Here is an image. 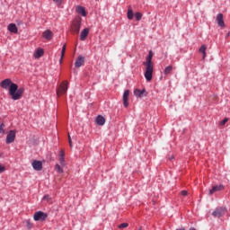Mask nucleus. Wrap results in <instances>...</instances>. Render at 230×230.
Here are the masks:
<instances>
[{"label": "nucleus", "instance_id": "f257e3e1", "mask_svg": "<svg viewBox=\"0 0 230 230\" xmlns=\"http://www.w3.org/2000/svg\"><path fill=\"white\" fill-rule=\"evenodd\" d=\"M0 87L5 90L9 89V94L12 100L14 101L21 100V98H22V94H24V87L19 88V85H17L15 83H13L12 79L10 78L3 80L0 83Z\"/></svg>", "mask_w": 230, "mask_h": 230}, {"label": "nucleus", "instance_id": "f03ea898", "mask_svg": "<svg viewBox=\"0 0 230 230\" xmlns=\"http://www.w3.org/2000/svg\"><path fill=\"white\" fill-rule=\"evenodd\" d=\"M69 83L67 81H63L57 89V95L62 96L67 93Z\"/></svg>", "mask_w": 230, "mask_h": 230}, {"label": "nucleus", "instance_id": "7ed1b4c3", "mask_svg": "<svg viewBox=\"0 0 230 230\" xmlns=\"http://www.w3.org/2000/svg\"><path fill=\"white\" fill-rule=\"evenodd\" d=\"M81 26H82V21L80 19L75 20L71 26L72 33L78 35V33H80Z\"/></svg>", "mask_w": 230, "mask_h": 230}, {"label": "nucleus", "instance_id": "20e7f679", "mask_svg": "<svg viewBox=\"0 0 230 230\" xmlns=\"http://www.w3.org/2000/svg\"><path fill=\"white\" fill-rule=\"evenodd\" d=\"M145 78L147 82L152 81V75H154V65H146Z\"/></svg>", "mask_w": 230, "mask_h": 230}, {"label": "nucleus", "instance_id": "39448f33", "mask_svg": "<svg viewBox=\"0 0 230 230\" xmlns=\"http://www.w3.org/2000/svg\"><path fill=\"white\" fill-rule=\"evenodd\" d=\"M33 218L35 222H44L48 218V214L42 211H38L34 214Z\"/></svg>", "mask_w": 230, "mask_h": 230}, {"label": "nucleus", "instance_id": "423d86ee", "mask_svg": "<svg viewBox=\"0 0 230 230\" xmlns=\"http://www.w3.org/2000/svg\"><path fill=\"white\" fill-rule=\"evenodd\" d=\"M226 208L224 207L217 208L212 213V217H215V218H220V217H224V215H226Z\"/></svg>", "mask_w": 230, "mask_h": 230}, {"label": "nucleus", "instance_id": "0eeeda50", "mask_svg": "<svg viewBox=\"0 0 230 230\" xmlns=\"http://www.w3.org/2000/svg\"><path fill=\"white\" fill-rule=\"evenodd\" d=\"M5 141L7 145H10V143H13L15 141V132L13 130L9 131Z\"/></svg>", "mask_w": 230, "mask_h": 230}, {"label": "nucleus", "instance_id": "6e6552de", "mask_svg": "<svg viewBox=\"0 0 230 230\" xmlns=\"http://www.w3.org/2000/svg\"><path fill=\"white\" fill-rule=\"evenodd\" d=\"M33 170H36V172H40L42 170V162L34 160L31 164Z\"/></svg>", "mask_w": 230, "mask_h": 230}, {"label": "nucleus", "instance_id": "1a4fd4ad", "mask_svg": "<svg viewBox=\"0 0 230 230\" xmlns=\"http://www.w3.org/2000/svg\"><path fill=\"white\" fill-rule=\"evenodd\" d=\"M146 90L143 89V90H139V89H136L134 91V95L137 98H143V96H146Z\"/></svg>", "mask_w": 230, "mask_h": 230}, {"label": "nucleus", "instance_id": "9d476101", "mask_svg": "<svg viewBox=\"0 0 230 230\" xmlns=\"http://www.w3.org/2000/svg\"><path fill=\"white\" fill-rule=\"evenodd\" d=\"M217 22L218 26H220L221 28L226 27V23L224 22V14H222V13L217 14Z\"/></svg>", "mask_w": 230, "mask_h": 230}, {"label": "nucleus", "instance_id": "9b49d317", "mask_svg": "<svg viewBox=\"0 0 230 230\" xmlns=\"http://www.w3.org/2000/svg\"><path fill=\"white\" fill-rule=\"evenodd\" d=\"M224 190V185H215L212 187V189L209 190V195H213V193H217V191H222Z\"/></svg>", "mask_w": 230, "mask_h": 230}, {"label": "nucleus", "instance_id": "f8f14e48", "mask_svg": "<svg viewBox=\"0 0 230 230\" xmlns=\"http://www.w3.org/2000/svg\"><path fill=\"white\" fill-rule=\"evenodd\" d=\"M130 94V92L128 90H126L123 93V105L124 107H128V96Z\"/></svg>", "mask_w": 230, "mask_h": 230}, {"label": "nucleus", "instance_id": "ddd939ff", "mask_svg": "<svg viewBox=\"0 0 230 230\" xmlns=\"http://www.w3.org/2000/svg\"><path fill=\"white\" fill-rule=\"evenodd\" d=\"M42 37L47 40H51V39H53V31H51L50 30H47L42 33Z\"/></svg>", "mask_w": 230, "mask_h": 230}, {"label": "nucleus", "instance_id": "4468645a", "mask_svg": "<svg viewBox=\"0 0 230 230\" xmlns=\"http://www.w3.org/2000/svg\"><path fill=\"white\" fill-rule=\"evenodd\" d=\"M85 58L82 56L78 57L75 60V67H82V66L84 64Z\"/></svg>", "mask_w": 230, "mask_h": 230}, {"label": "nucleus", "instance_id": "2eb2a0df", "mask_svg": "<svg viewBox=\"0 0 230 230\" xmlns=\"http://www.w3.org/2000/svg\"><path fill=\"white\" fill-rule=\"evenodd\" d=\"M89 35V29L85 28L81 31L80 40H85Z\"/></svg>", "mask_w": 230, "mask_h": 230}, {"label": "nucleus", "instance_id": "dca6fc26", "mask_svg": "<svg viewBox=\"0 0 230 230\" xmlns=\"http://www.w3.org/2000/svg\"><path fill=\"white\" fill-rule=\"evenodd\" d=\"M7 29L11 33H18L17 25H15V23H10Z\"/></svg>", "mask_w": 230, "mask_h": 230}, {"label": "nucleus", "instance_id": "f3484780", "mask_svg": "<svg viewBox=\"0 0 230 230\" xmlns=\"http://www.w3.org/2000/svg\"><path fill=\"white\" fill-rule=\"evenodd\" d=\"M154 57V54L152 53V51H149V55L146 58V62L144 63L146 66H153L152 65V58Z\"/></svg>", "mask_w": 230, "mask_h": 230}, {"label": "nucleus", "instance_id": "a211bd4d", "mask_svg": "<svg viewBox=\"0 0 230 230\" xmlns=\"http://www.w3.org/2000/svg\"><path fill=\"white\" fill-rule=\"evenodd\" d=\"M96 123L97 125H100V126L105 125V118L101 115L97 116Z\"/></svg>", "mask_w": 230, "mask_h": 230}, {"label": "nucleus", "instance_id": "6ab92c4d", "mask_svg": "<svg viewBox=\"0 0 230 230\" xmlns=\"http://www.w3.org/2000/svg\"><path fill=\"white\" fill-rule=\"evenodd\" d=\"M42 55H44V49H38L34 52V58H40V57H42Z\"/></svg>", "mask_w": 230, "mask_h": 230}, {"label": "nucleus", "instance_id": "aec40b11", "mask_svg": "<svg viewBox=\"0 0 230 230\" xmlns=\"http://www.w3.org/2000/svg\"><path fill=\"white\" fill-rule=\"evenodd\" d=\"M173 71V66H168L164 70V75H171V73Z\"/></svg>", "mask_w": 230, "mask_h": 230}, {"label": "nucleus", "instance_id": "412c9836", "mask_svg": "<svg viewBox=\"0 0 230 230\" xmlns=\"http://www.w3.org/2000/svg\"><path fill=\"white\" fill-rule=\"evenodd\" d=\"M77 13H81L83 17H85V15H87V13H85V8H84L83 6H77Z\"/></svg>", "mask_w": 230, "mask_h": 230}, {"label": "nucleus", "instance_id": "4be33fe9", "mask_svg": "<svg viewBox=\"0 0 230 230\" xmlns=\"http://www.w3.org/2000/svg\"><path fill=\"white\" fill-rule=\"evenodd\" d=\"M128 19L129 21H132V19H134V11H132L131 7H128Z\"/></svg>", "mask_w": 230, "mask_h": 230}, {"label": "nucleus", "instance_id": "5701e85b", "mask_svg": "<svg viewBox=\"0 0 230 230\" xmlns=\"http://www.w3.org/2000/svg\"><path fill=\"white\" fill-rule=\"evenodd\" d=\"M206 49H208V48H206V45H202L199 49V53H202L203 55V60L206 58Z\"/></svg>", "mask_w": 230, "mask_h": 230}, {"label": "nucleus", "instance_id": "b1692460", "mask_svg": "<svg viewBox=\"0 0 230 230\" xmlns=\"http://www.w3.org/2000/svg\"><path fill=\"white\" fill-rule=\"evenodd\" d=\"M66 55V45H63L62 50H61V58L59 60L60 63H62V60H64V56Z\"/></svg>", "mask_w": 230, "mask_h": 230}, {"label": "nucleus", "instance_id": "393cba45", "mask_svg": "<svg viewBox=\"0 0 230 230\" xmlns=\"http://www.w3.org/2000/svg\"><path fill=\"white\" fill-rule=\"evenodd\" d=\"M55 170L56 172H58V173H64V169H62V167L59 164H56Z\"/></svg>", "mask_w": 230, "mask_h": 230}, {"label": "nucleus", "instance_id": "a878e982", "mask_svg": "<svg viewBox=\"0 0 230 230\" xmlns=\"http://www.w3.org/2000/svg\"><path fill=\"white\" fill-rule=\"evenodd\" d=\"M142 17H143V14L141 13H135L136 21H139L140 19H142Z\"/></svg>", "mask_w": 230, "mask_h": 230}, {"label": "nucleus", "instance_id": "bb28decb", "mask_svg": "<svg viewBox=\"0 0 230 230\" xmlns=\"http://www.w3.org/2000/svg\"><path fill=\"white\" fill-rule=\"evenodd\" d=\"M126 227H128V223H122L119 226V229H126Z\"/></svg>", "mask_w": 230, "mask_h": 230}, {"label": "nucleus", "instance_id": "cd10ccee", "mask_svg": "<svg viewBox=\"0 0 230 230\" xmlns=\"http://www.w3.org/2000/svg\"><path fill=\"white\" fill-rule=\"evenodd\" d=\"M59 158H66V152L64 151V149L60 150Z\"/></svg>", "mask_w": 230, "mask_h": 230}, {"label": "nucleus", "instance_id": "c85d7f7f", "mask_svg": "<svg viewBox=\"0 0 230 230\" xmlns=\"http://www.w3.org/2000/svg\"><path fill=\"white\" fill-rule=\"evenodd\" d=\"M0 134H5V131H4V123H2L0 125Z\"/></svg>", "mask_w": 230, "mask_h": 230}, {"label": "nucleus", "instance_id": "c756f323", "mask_svg": "<svg viewBox=\"0 0 230 230\" xmlns=\"http://www.w3.org/2000/svg\"><path fill=\"white\" fill-rule=\"evenodd\" d=\"M59 163L61 166H66V158H59Z\"/></svg>", "mask_w": 230, "mask_h": 230}, {"label": "nucleus", "instance_id": "7c9ffc66", "mask_svg": "<svg viewBox=\"0 0 230 230\" xmlns=\"http://www.w3.org/2000/svg\"><path fill=\"white\" fill-rule=\"evenodd\" d=\"M227 121H229V119L227 118H226L225 119H223L219 125H221V127H224V125H226V123H227Z\"/></svg>", "mask_w": 230, "mask_h": 230}, {"label": "nucleus", "instance_id": "2f4dec72", "mask_svg": "<svg viewBox=\"0 0 230 230\" xmlns=\"http://www.w3.org/2000/svg\"><path fill=\"white\" fill-rule=\"evenodd\" d=\"M68 143L71 148H73V141L71 140V135L68 134Z\"/></svg>", "mask_w": 230, "mask_h": 230}, {"label": "nucleus", "instance_id": "473e14b6", "mask_svg": "<svg viewBox=\"0 0 230 230\" xmlns=\"http://www.w3.org/2000/svg\"><path fill=\"white\" fill-rule=\"evenodd\" d=\"M181 195H182V197H187V195H188V190H181Z\"/></svg>", "mask_w": 230, "mask_h": 230}, {"label": "nucleus", "instance_id": "72a5a7b5", "mask_svg": "<svg viewBox=\"0 0 230 230\" xmlns=\"http://www.w3.org/2000/svg\"><path fill=\"white\" fill-rule=\"evenodd\" d=\"M5 170L6 168L0 164V173H3Z\"/></svg>", "mask_w": 230, "mask_h": 230}, {"label": "nucleus", "instance_id": "f704fd0d", "mask_svg": "<svg viewBox=\"0 0 230 230\" xmlns=\"http://www.w3.org/2000/svg\"><path fill=\"white\" fill-rule=\"evenodd\" d=\"M26 224H27L28 229H31L33 225L31 223H30V221H26Z\"/></svg>", "mask_w": 230, "mask_h": 230}, {"label": "nucleus", "instance_id": "c9c22d12", "mask_svg": "<svg viewBox=\"0 0 230 230\" xmlns=\"http://www.w3.org/2000/svg\"><path fill=\"white\" fill-rule=\"evenodd\" d=\"M57 4H62V0H53Z\"/></svg>", "mask_w": 230, "mask_h": 230}, {"label": "nucleus", "instance_id": "e433bc0d", "mask_svg": "<svg viewBox=\"0 0 230 230\" xmlns=\"http://www.w3.org/2000/svg\"><path fill=\"white\" fill-rule=\"evenodd\" d=\"M46 199H48V196H44L43 199L46 200Z\"/></svg>", "mask_w": 230, "mask_h": 230}, {"label": "nucleus", "instance_id": "4c0bfd02", "mask_svg": "<svg viewBox=\"0 0 230 230\" xmlns=\"http://www.w3.org/2000/svg\"><path fill=\"white\" fill-rule=\"evenodd\" d=\"M176 230H186V229H184V228H180V229H176Z\"/></svg>", "mask_w": 230, "mask_h": 230}]
</instances>
